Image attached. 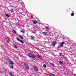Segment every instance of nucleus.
Segmentation results:
<instances>
[{"label": "nucleus", "mask_w": 76, "mask_h": 76, "mask_svg": "<svg viewBox=\"0 0 76 76\" xmlns=\"http://www.w3.org/2000/svg\"><path fill=\"white\" fill-rule=\"evenodd\" d=\"M28 56L30 57H31L32 58H35V56H34L32 55L31 53H29L28 54Z\"/></svg>", "instance_id": "f257e3e1"}, {"label": "nucleus", "mask_w": 76, "mask_h": 76, "mask_svg": "<svg viewBox=\"0 0 76 76\" xmlns=\"http://www.w3.org/2000/svg\"><path fill=\"white\" fill-rule=\"evenodd\" d=\"M20 4H21V6H20V8L21 9H23V5H22V4H23V2L21 0H20Z\"/></svg>", "instance_id": "f03ea898"}, {"label": "nucleus", "mask_w": 76, "mask_h": 76, "mask_svg": "<svg viewBox=\"0 0 76 76\" xmlns=\"http://www.w3.org/2000/svg\"><path fill=\"white\" fill-rule=\"evenodd\" d=\"M64 43H65V42H61L60 44V47H61V48L63 47V45L64 44Z\"/></svg>", "instance_id": "7ed1b4c3"}, {"label": "nucleus", "mask_w": 76, "mask_h": 76, "mask_svg": "<svg viewBox=\"0 0 76 76\" xmlns=\"http://www.w3.org/2000/svg\"><path fill=\"white\" fill-rule=\"evenodd\" d=\"M24 66L26 69H29V66L25 64L24 65Z\"/></svg>", "instance_id": "20e7f679"}, {"label": "nucleus", "mask_w": 76, "mask_h": 76, "mask_svg": "<svg viewBox=\"0 0 76 76\" xmlns=\"http://www.w3.org/2000/svg\"><path fill=\"white\" fill-rule=\"evenodd\" d=\"M34 69L36 70V71H38V68L36 66H34Z\"/></svg>", "instance_id": "39448f33"}, {"label": "nucleus", "mask_w": 76, "mask_h": 76, "mask_svg": "<svg viewBox=\"0 0 76 76\" xmlns=\"http://www.w3.org/2000/svg\"><path fill=\"white\" fill-rule=\"evenodd\" d=\"M8 61L9 62H10V64H13V62L12 61L10 60H9Z\"/></svg>", "instance_id": "423d86ee"}, {"label": "nucleus", "mask_w": 76, "mask_h": 76, "mask_svg": "<svg viewBox=\"0 0 76 76\" xmlns=\"http://www.w3.org/2000/svg\"><path fill=\"white\" fill-rule=\"evenodd\" d=\"M56 42H53L52 44V45L53 47H55V45H56Z\"/></svg>", "instance_id": "0eeeda50"}, {"label": "nucleus", "mask_w": 76, "mask_h": 76, "mask_svg": "<svg viewBox=\"0 0 76 76\" xmlns=\"http://www.w3.org/2000/svg\"><path fill=\"white\" fill-rule=\"evenodd\" d=\"M20 42L22 43V44H23L24 43V41L23 40H19Z\"/></svg>", "instance_id": "6e6552de"}, {"label": "nucleus", "mask_w": 76, "mask_h": 76, "mask_svg": "<svg viewBox=\"0 0 76 76\" xmlns=\"http://www.w3.org/2000/svg\"><path fill=\"white\" fill-rule=\"evenodd\" d=\"M13 47L14 48H16V49L18 48V47H17V46H16V45L15 44L13 45Z\"/></svg>", "instance_id": "1a4fd4ad"}, {"label": "nucleus", "mask_w": 76, "mask_h": 76, "mask_svg": "<svg viewBox=\"0 0 76 76\" xmlns=\"http://www.w3.org/2000/svg\"><path fill=\"white\" fill-rule=\"evenodd\" d=\"M38 22L36 20H34L33 21V23H34V24H36V23H37Z\"/></svg>", "instance_id": "9d476101"}, {"label": "nucleus", "mask_w": 76, "mask_h": 76, "mask_svg": "<svg viewBox=\"0 0 76 76\" xmlns=\"http://www.w3.org/2000/svg\"><path fill=\"white\" fill-rule=\"evenodd\" d=\"M42 34H43V35H45L47 34V32H42Z\"/></svg>", "instance_id": "9b49d317"}, {"label": "nucleus", "mask_w": 76, "mask_h": 76, "mask_svg": "<svg viewBox=\"0 0 76 76\" xmlns=\"http://www.w3.org/2000/svg\"><path fill=\"white\" fill-rule=\"evenodd\" d=\"M20 31L21 32H22V33H25V31H24V30H23V29H22V30H21Z\"/></svg>", "instance_id": "f8f14e48"}, {"label": "nucleus", "mask_w": 76, "mask_h": 76, "mask_svg": "<svg viewBox=\"0 0 76 76\" xmlns=\"http://www.w3.org/2000/svg\"><path fill=\"white\" fill-rule=\"evenodd\" d=\"M45 28L47 29H50L49 26H45Z\"/></svg>", "instance_id": "ddd939ff"}, {"label": "nucleus", "mask_w": 76, "mask_h": 76, "mask_svg": "<svg viewBox=\"0 0 76 76\" xmlns=\"http://www.w3.org/2000/svg\"><path fill=\"white\" fill-rule=\"evenodd\" d=\"M31 39H34L35 38V37L32 36H31Z\"/></svg>", "instance_id": "4468645a"}, {"label": "nucleus", "mask_w": 76, "mask_h": 76, "mask_svg": "<svg viewBox=\"0 0 76 76\" xmlns=\"http://www.w3.org/2000/svg\"><path fill=\"white\" fill-rule=\"evenodd\" d=\"M5 15L8 18L9 17V14H5Z\"/></svg>", "instance_id": "2eb2a0df"}, {"label": "nucleus", "mask_w": 76, "mask_h": 76, "mask_svg": "<svg viewBox=\"0 0 76 76\" xmlns=\"http://www.w3.org/2000/svg\"><path fill=\"white\" fill-rule=\"evenodd\" d=\"M13 33H14V34H16V31L15 30H13Z\"/></svg>", "instance_id": "dca6fc26"}, {"label": "nucleus", "mask_w": 76, "mask_h": 76, "mask_svg": "<svg viewBox=\"0 0 76 76\" xmlns=\"http://www.w3.org/2000/svg\"><path fill=\"white\" fill-rule=\"evenodd\" d=\"M9 67H10V68H11V69H13V66H9Z\"/></svg>", "instance_id": "f3484780"}, {"label": "nucleus", "mask_w": 76, "mask_h": 76, "mask_svg": "<svg viewBox=\"0 0 76 76\" xmlns=\"http://www.w3.org/2000/svg\"><path fill=\"white\" fill-rule=\"evenodd\" d=\"M10 75H11V76H13V75L11 72H9Z\"/></svg>", "instance_id": "a211bd4d"}, {"label": "nucleus", "mask_w": 76, "mask_h": 76, "mask_svg": "<svg viewBox=\"0 0 76 76\" xmlns=\"http://www.w3.org/2000/svg\"><path fill=\"white\" fill-rule=\"evenodd\" d=\"M43 67L45 68L47 67V66L45 64L43 65Z\"/></svg>", "instance_id": "6ab92c4d"}, {"label": "nucleus", "mask_w": 76, "mask_h": 76, "mask_svg": "<svg viewBox=\"0 0 76 76\" xmlns=\"http://www.w3.org/2000/svg\"><path fill=\"white\" fill-rule=\"evenodd\" d=\"M37 56L38 57H40V58L42 57L41 56L39 55V54H38Z\"/></svg>", "instance_id": "aec40b11"}, {"label": "nucleus", "mask_w": 76, "mask_h": 76, "mask_svg": "<svg viewBox=\"0 0 76 76\" xmlns=\"http://www.w3.org/2000/svg\"><path fill=\"white\" fill-rule=\"evenodd\" d=\"M50 65H51V66H54V65L53 63H50Z\"/></svg>", "instance_id": "412c9836"}, {"label": "nucleus", "mask_w": 76, "mask_h": 76, "mask_svg": "<svg viewBox=\"0 0 76 76\" xmlns=\"http://www.w3.org/2000/svg\"><path fill=\"white\" fill-rule=\"evenodd\" d=\"M50 76H56V75H55L54 74H52L50 75Z\"/></svg>", "instance_id": "4be33fe9"}, {"label": "nucleus", "mask_w": 76, "mask_h": 76, "mask_svg": "<svg viewBox=\"0 0 76 76\" xmlns=\"http://www.w3.org/2000/svg\"><path fill=\"white\" fill-rule=\"evenodd\" d=\"M75 14H74V13H72L71 14V15L72 16H74Z\"/></svg>", "instance_id": "5701e85b"}, {"label": "nucleus", "mask_w": 76, "mask_h": 76, "mask_svg": "<svg viewBox=\"0 0 76 76\" xmlns=\"http://www.w3.org/2000/svg\"><path fill=\"white\" fill-rule=\"evenodd\" d=\"M20 38H21V39H23V37L21 36H20Z\"/></svg>", "instance_id": "b1692460"}, {"label": "nucleus", "mask_w": 76, "mask_h": 76, "mask_svg": "<svg viewBox=\"0 0 76 76\" xmlns=\"http://www.w3.org/2000/svg\"><path fill=\"white\" fill-rule=\"evenodd\" d=\"M60 56H63V54L61 53H60Z\"/></svg>", "instance_id": "393cba45"}, {"label": "nucleus", "mask_w": 76, "mask_h": 76, "mask_svg": "<svg viewBox=\"0 0 76 76\" xmlns=\"http://www.w3.org/2000/svg\"><path fill=\"white\" fill-rule=\"evenodd\" d=\"M17 40H18V41H19V38H17Z\"/></svg>", "instance_id": "a878e982"}, {"label": "nucleus", "mask_w": 76, "mask_h": 76, "mask_svg": "<svg viewBox=\"0 0 76 76\" xmlns=\"http://www.w3.org/2000/svg\"><path fill=\"white\" fill-rule=\"evenodd\" d=\"M58 62L59 63H60V64H63V63L59 61Z\"/></svg>", "instance_id": "bb28decb"}, {"label": "nucleus", "mask_w": 76, "mask_h": 76, "mask_svg": "<svg viewBox=\"0 0 76 76\" xmlns=\"http://www.w3.org/2000/svg\"><path fill=\"white\" fill-rule=\"evenodd\" d=\"M13 10H10V11H11V12H13Z\"/></svg>", "instance_id": "cd10ccee"}, {"label": "nucleus", "mask_w": 76, "mask_h": 76, "mask_svg": "<svg viewBox=\"0 0 76 76\" xmlns=\"http://www.w3.org/2000/svg\"><path fill=\"white\" fill-rule=\"evenodd\" d=\"M76 45V44H73L72 45V46H73V45Z\"/></svg>", "instance_id": "c85d7f7f"}, {"label": "nucleus", "mask_w": 76, "mask_h": 76, "mask_svg": "<svg viewBox=\"0 0 76 76\" xmlns=\"http://www.w3.org/2000/svg\"><path fill=\"white\" fill-rule=\"evenodd\" d=\"M64 39L65 38V37H64Z\"/></svg>", "instance_id": "c756f323"}, {"label": "nucleus", "mask_w": 76, "mask_h": 76, "mask_svg": "<svg viewBox=\"0 0 76 76\" xmlns=\"http://www.w3.org/2000/svg\"><path fill=\"white\" fill-rule=\"evenodd\" d=\"M42 49H44V48H42Z\"/></svg>", "instance_id": "7c9ffc66"}]
</instances>
